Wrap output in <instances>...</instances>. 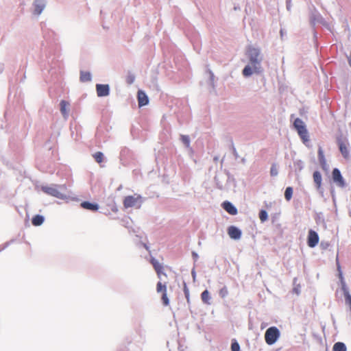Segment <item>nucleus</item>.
<instances>
[{"mask_svg":"<svg viewBox=\"0 0 351 351\" xmlns=\"http://www.w3.org/2000/svg\"><path fill=\"white\" fill-rule=\"evenodd\" d=\"M246 55L249 59L250 65H247L243 69L242 73L245 77H249L253 73H261L263 71L261 67V62L263 56L261 50L252 46L247 48Z\"/></svg>","mask_w":351,"mask_h":351,"instance_id":"f257e3e1","label":"nucleus"},{"mask_svg":"<svg viewBox=\"0 0 351 351\" xmlns=\"http://www.w3.org/2000/svg\"><path fill=\"white\" fill-rule=\"evenodd\" d=\"M143 203V197L141 195L134 194L124 197L123 204L125 208L135 207L140 208Z\"/></svg>","mask_w":351,"mask_h":351,"instance_id":"f03ea898","label":"nucleus"},{"mask_svg":"<svg viewBox=\"0 0 351 351\" xmlns=\"http://www.w3.org/2000/svg\"><path fill=\"white\" fill-rule=\"evenodd\" d=\"M293 126L304 143L308 142L309 136L304 123L299 118L295 119Z\"/></svg>","mask_w":351,"mask_h":351,"instance_id":"7ed1b4c3","label":"nucleus"},{"mask_svg":"<svg viewBox=\"0 0 351 351\" xmlns=\"http://www.w3.org/2000/svg\"><path fill=\"white\" fill-rule=\"evenodd\" d=\"M337 143L343 158L346 159H349V143L348 139L346 137H343L342 135H340L339 136L337 137Z\"/></svg>","mask_w":351,"mask_h":351,"instance_id":"20e7f679","label":"nucleus"},{"mask_svg":"<svg viewBox=\"0 0 351 351\" xmlns=\"http://www.w3.org/2000/svg\"><path fill=\"white\" fill-rule=\"evenodd\" d=\"M280 336V332L276 327L269 328L265 334V339L268 345L274 344Z\"/></svg>","mask_w":351,"mask_h":351,"instance_id":"39448f33","label":"nucleus"},{"mask_svg":"<svg viewBox=\"0 0 351 351\" xmlns=\"http://www.w3.org/2000/svg\"><path fill=\"white\" fill-rule=\"evenodd\" d=\"M156 291L158 293H162V301L165 306H168L169 300L167 294V287L163 285L161 282H158L156 285Z\"/></svg>","mask_w":351,"mask_h":351,"instance_id":"423d86ee","label":"nucleus"},{"mask_svg":"<svg viewBox=\"0 0 351 351\" xmlns=\"http://www.w3.org/2000/svg\"><path fill=\"white\" fill-rule=\"evenodd\" d=\"M319 243V236L317 233L313 230H310L308 234L307 238V244L310 247H315Z\"/></svg>","mask_w":351,"mask_h":351,"instance_id":"0eeeda50","label":"nucleus"},{"mask_svg":"<svg viewBox=\"0 0 351 351\" xmlns=\"http://www.w3.org/2000/svg\"><path fill=\"white\" fill-rule=\"evenodd\" d=\"M228 234L231 239L239 240L241 237L242 232L237 227L230 226L228 228Z\"/></svg>","mask_w":351,"mask_h":351,"instance_id":"6e6552de","label":"nucleus"},{"mask_svg":"<svg viewBox=\"0 0 351 351\" xmlns=\"http://www.w3.org/2000/svg\"><path fill=\"white\" fill-rule=\"evenodd\" d=\"M332 175L334 182H336L338 186L341 187H343L345 186L344 180L338 169H334L332 170Z\"/></svg>","mask_w":351,"mask_h":351,"instance_id":"1a4fd4ad","label":"nucleus"},{"mask_svg":"<svg viewBox=\"0 0 351 351\" xmlns=\"http://www.w3.org/2000/svg\"><path fill=\"white\" fill-rule=\"evenodd\" d=\"M96 91L98 97H106L110 93V88L108 84H97Z\"/></svg>","mask_w":351,"mask_h":351,"instance_id":"9d476101","label":"nucleus"},{"mask_svg":"<svg viewBox=\"0 0 351 351\" xmlns=\"http://www.w3.org/2000/svg\"><path fill=\"white\" fill-rule=\"evenodd\" d=\"M222 208L230 215H235L238 211L237 208L230 202L225 201L221 204Z\"/></svg>","mask_w":351,"mask_h":351,"instance_id":"9b49d317","label":"nucleus"},{"mask_svg":"<svg viewBox=\"0 0 351 351\" xmlns=\"http://www.w3.org/2000/svg\"><path fill=\"white\" fill-rule=\"evenodd\" d=\"M150 263L153 265L158 278H160L162 274L165 275V276H167L166 274L162 272V265L156 258H152Z\"/></svg>","mask_w":351,"mask_h":351,"instance_id":"f8f14e48","label":"nucleus"},{"mask_svg":"<svg viewBox=\"0 0 351 351\" xmlns=\"http://www.w3.org/2000/svg\"><path fill=\"white\" fill-rule=\"evenodd\" d=\"M138 102L139 106H145L149 102L147 95L142 90H138Z\"/></svg>","mask_w":351,"mask_h":351,"instance_id":"ddd939ff","label":"nucleus"},{"mask_svg":"<svg viewBox=\"0 0 351 351\" xmlns=\"http://www.w3.org/2000/svg\"><path fill=\"white\" fill-rule=\"evenodd\" d=\"M80 206L82 208L91 211H97L99 209V205L97 204L89 202H82Z\"/></svg>","mask_w":351,"mask_h":351,"instance_id":"4468645a","label":"nucleus"},{"mask_svg":"<svg viewBox=\"0 0 351 351\" xmlns=\"http://www.w3.org/2000/svg\"><path fill=\"white\" fill-rule=\"evenodd\" d=\"M43 190L45 193L51 195L52 196L59 197L61 195L60 192L56 188L50 187V186H46L43 187Z\"/></svg>","mask_w":351,"mask_h":351,"instance_id":"2eb2a0df","label":"nucleus"},{"mask_svg":"<svg viewBox=\"0 0 351 351\" xmlns=\"http://www.w3.org/2000/svg\"><path fill=\"white\" fill-rule=\"evenodd\" d=\"M34 12L37 14H40L45 8V3L42 0H36L34 3Z\"/></svg>","mask_w":351,"mask_h":351,"instance_id":"dca6fc26","label":"nucleus"},{"mask_svg":"<svg viewBox=\"0 0 351 351\" xmlns=\"http://www.w3.org/2000/svg\"><path fill=\"white\" fill-rule=\"evenodd\" d=\"M69 106V103L66 101L65 100H62L60 101V111L64 117L67 116Z\"/></svg>","mask_w":351,"mask_h":351,"instance_id":"f3484780","label":"nucleus"},{"mask_svg":"<svg viewBox=\"0 0 351 351\" xmlns=\"http://www.w3.org/2000/svg\"><path fill=\"white\" fill-rule=\"evenodd\" d=\"M201 299L206 304H210V295L208 290L204 291L201 294Z\"/></svg>","mask_w":351,"mask_h":351,"instance_id":"a211bd4d","label":"nucleus"},{"mask_svg":"<svg viewBox=\"0 0 351 351\" xmlns=\"http://www.w3.org/2000/svg\"><path fill=\"white\" fill-rule=\"evenodd\" d=\"M313 180L316 184L317 188L319 189L322 184V175L319 171H315L313 173Z\"/></svg>","mask_w":351,"mask_h":351,"instance_id":"6ab92c4d","label":"nucleus"},{"mask_svg":"<svg viewBox=\"0 0 351 351\" xmlns=\"http://www.w3.org/2000/svg\"><path fill=\"white\" fill-rule=\"evenodd\" d=\"M43 221L44 217L40 215H35L32 219V223L35 226H40L43 223Z\"/></svg>","mask_w":351,"mask_h":351,"instance_id":"aec40b11","label":"nucleus"},{"mask_svg":"<svg viewBox=\"0 0 351 351\" xmlns=\"http://www.w3.org/2000/svg\"><path fill=\"white\" fill-rule=\"evenodd\" d=\"M80 79L82 82H89L91 80L90 73L86 71H81Z\"/></svg>","mask_w":351,"mask_h":351,"instance_id":"412c9836","label":"nucleus"},{"mask_svg":"<svg viewBox=\"0 0 351 351\" xmlns=\"http://www.w3.org/2000/svg\"><path fill=\"white\" fill-rule=\"evenodd\" d=\"M333 351H347L346 345L342 342L335 343L332 348Z\"/></svg>","mask_w":351,"mask_h":351,"instance_id":"4be33fe9","label":"nucleus"},{"mask_svg":"<svg viewBox=\"0 0 351 351\" xmlns=\"http://www.w3.org/2000/svg\"><path fill=\"white\" fill-rule=\"evenodd\" d=\"M343 289L346 304H348L351 309V295L349 293V291L347 290L346 288L343 287Z\"/></svg>","mask_w":351,"mask_h":351,"instance_id":"5701e85b","label":"nucleus"},{"mask_svg":"<svg viewBox=\"0 0 351 351\" xmlns=\"http://www.w3.org/2000/svg\"><path fill=\"white\" fill-rule=\"evenodd\" d=\"M93 158L98 163H101L104 160V154L101 152H97L93 154Z\"/></svg>","mask_w":351,"mask_h":351,"instance_id":"b1692460","label":"nucleus"},{"mask_svg":"<svg viewBox=\"0 0 351 351\" xmlns=\"http://www.w3.org/2000/svg\"><path fill=\"white\" fill-rule=\"evenodd\" d=\"M293 195V189L291 186H289L286 189L285 192V197L287 201H289Z\"/></svg>","mask_w":351,"mask_h":351,"instance_id":"393cba45","label":"nucleus"},{"mask_svg":"<svg viewBox=\"0 0 351 351\" xmlns=\"http://www.w3.org/2000/svg\"><path fill=\"white\" fill-rule=\"evenodd\" d=\"M259 218L262 222L265 221L268 218L267 213L264 210H261L259 213Z\"/></svg>","mask_w":351,"mask_h":351,"instance_id":"a878e982","label":"nucleus"},{"mask_svg":"<svg viewBox=\"0 0 351 351\" xmlns=\"http://www.w3.org/2000/svg\"><path fill=\"white\" fill-rule=\"evenodd\" d=\"M180 139L186 147H189L190 146V139L188 136L181 135Z\"/></svg>","mask_w":351,"mask_h":351,"instance_id":"bb28decb","label":"nucleus"},{"mask_svg":"<svg viewBox=\"0 0 351 351\" xmlns=\"http://www.w3.org/2000/svg\"><path fill=\"white\" fill-rule=\"evenodd\" d=\"M183 291H184L186 299L187 300V302H189V300H190L189 290L187 285L185 282L184 283Z\"/></svg>","mask_w":351,"mask_h":351,"instance_id":"cd10ccee","label":"nucleus"},{"mask_svg":"<svg viewBox=\"0 0 351 351\" xmlns=\"http://www.w3.org/2000/svg\"><path fill=\"white\" fill-rule=\"evenodd\" d=\"M278 173V169L276 164H273L271 167L270 174L271 176H276Z\"/></svg>","mask_w":351,"mask_h":351,"instance_id":"c85d7f7f","label":"nucleus"},{"mask_svg":"<svg viewBox=\"0 0 351 351\" xmlns=\"http://www.w3.org/2000/svg\"><path fill=\"white\" fill-rule=\"evenodd\" d=\"M231 350L232 351H240V346L236 341L232 343Z\"/></svg>","mask_w":351,"mask_h":351,"instance_id":"c756f323","label":"nucleus"},{"mask_svg":"<svg viewBox=\"0 0 351 351\" xmlns=\"http://www.w3.org/2000/svg\"><path fill=\"white\" fill-rule=\"evenodd\" d=\"M135 77L133 75H128L126 77V82L128 84H132L134 82Z\"/></svg>","mask_w":351,"mask_h":351,"instance_id":"7c9ffc66","label":"nucleus"},{"mask_svg":"<svg viewBox=\"0 0 351 351\" xmlns=\"http://www.w3.org/2000/svg\"><path fill=\"white\" fill-rule=\"evenodd\" d=\"M228 289L226 288V287H223L222 288L220 291H219V295L222 297V298H224L226 297L227 295H228Z\"/></svg>","mask_w":351,"mask_h":351,"instance_id":"2f4dec72","label":"nucleus"},{"mask_svg":"<svg viewBox=\"0 0 351 351\" xmlns=\"http://www.w3.org/2000/svg\"><path fill=\"white\" fill-rule=\"evenodd\" d=\"M318 154H319V157L320 159L324 158V154H323V151L321 147L319 149Z\"/></svg>","mask_w":351,"mask_h":351,"instance_id":"473e14b6","label":"nucleus"}]
</instances>
